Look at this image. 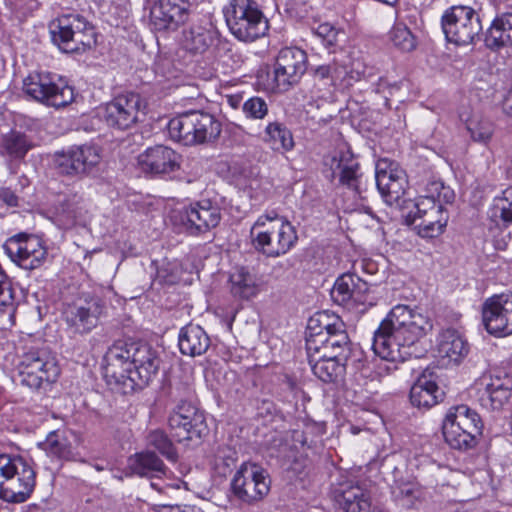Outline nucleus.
Here are the masks:
<instances>
[{
  "label": "nucleus",
  "instance_id": "10",
  "mask_svg": "<svg viewBox=\"0 0 512 512\" xmlns=\"http://www.w3.org/2000/svg\"><path fill=\"white\" fill-rule=\"evenodd\" d=\"M145 109V101L139 93L126 91L102 105L99 116L108 128L124 132L135 128L142 121Z\"/></svg>",
  "mask_w": 512,
  "mask_h": 512
},
{
  "label": "nucleus",
  "instance_id": "51",
  "mask_svg": "<svg viewBox=\"0 0 512 512\" xmlns=\"http://www.w3.org/2000/svg\"><path fill=\"white\" fill-rule=\"evenodd\" d=\"M414 220L430 215L432 211L447 212L442 203L436 201L433 195L420 196L415 203Z\"/></svg>",
  "mask_w": 512,
  "mask_h": 512
},
{
  "label": "nucleus",
  "instance_id": "23",
  "mask_svg": "<svg viewBox=\"0 0 512 512\" xmlns=\"http://www.w3.org/2000/svg\"><path fill=\"white\" fill-rule=\"evenodd\" d=\"M188 0H158L151 10V25L159 32H175L190 16Z\"/></svg>",
  "mask_w": 512,
  "mask_h": 512
},
{
  "label": "nucleus",
  "instance_id": "35",
  "mask_svg": "<svg viewBox=\"0 0 512 512\" xmlns=\"http://www.w3.org/2000/svg\"><path fill=\"white\" fill-rule=\"evenodd\" d=\"M128 467L132 473L141 477H159L166 473L163 461L151 451L136 453L129 457Z\"/></svg>",
  "mask_w": 512,
  "mask_h": 512
},
{
  "label": "nucleus",
  "instance_id": "60",
  "mask_svg": "<svg viewBox=\"0 0 512 512\" xmlns=\"http://www.w3.org/2000/svg\"><path fill=\"white\" fill-rule=\"evenodd\" d=\"M299 4H304V3H303L301 0H294V2H292V3L289 5L288 11L292 14V13L296 10V7H297Z\"/></svg>",
  "mask_w": 512,
  "mask_h": 512
},
{
  "label": "nucleus",
  "instance_id": "59",
  "mask_svg": "<svg viewBox=\"0 0 512 512\" xmlns=\"http://www.w3.org/2000/svg\"><path fill=\"white\" fill-rule=\"evenodd\" d=\"M226 101L227 103L229 104V106H231L232 108L234 109H237L239 108L240 106H242V96L239 95V94H235V95H228L226 97Z\"/></svg>",
  "mask_w": 512,
  "mask_h": 512
},
{
  "label": "nucleus",
  "instance_id": "42",
  "mask_svg": "<svg viewBox=\"0 0 512 512\" xmlns=\"http://www.w3.org/2000/svg\"><path fill=\"white\" fill-rule=\"evenodd\" d=\"M238 459L237 451L230 446H221L217 449L213 469L220 477H227L232 473Z\"/></svg>",
  "mask_w": 512,
  "mask_h": 512
},
{
  "label": "nucleus",
  "instance_id": "31",
  "mask_svg": "<svg viewBox=\"0 0 512 512\" xmlns=\"http://www.w3.org/2000/svg\"><path fill=\"white\" fill-rule=\"evenodd\" d=\"M231 293L240 299H251L261 290L262 280L255 272L247 267H237L229 278Z\"/></svg>",
  "mask_w": 512,
  "mask_h": 512
},
{
  "label": "nucleus",
  "instance_id": "16",
  "mask_svg": "<svg viewBox=\"0 0 512 512\" xmlns=\"http://www.w3.org/2000/svg\"><path fill=\"white\" fill-rule=\"evenodd\" d=\"M314 87H318L324 98L332 93L333 88L340 85H351L352 81L361 79L363 72L358 69H348V57L341 54L335 57L332 62L319 65L312 71Z\"/></svg>",
  "mask_w": 512,
  "mask_h": 512
},
{
  "label": "nucleus",
  "instance_id": "8",
  "mask_svg": "<svg viewBox=\"0 0 512 512\" xmlns=\"http://www.w3.org/2000/svg\"><path fill=\"white\" fill-rule=\"evenodd\" d=\"M223 14L231 34L239 41L253 42L268 31L267 19L252 0H230Z\"/></svg>",
  "mask_w": 512,
  "mask_h": 512
},
{
  "label": "nucleus",
  "instance_id": "53",
  "mask_svg": "<svg viewBox=\"0 0 512 512\" xmlns=\"http://www.w3.org/2000/svg\"><path fill=\"white\" fill-rule=\"evenodd\" d=\"M354 288H352L351 302L355 304L365 305L367 301V293L369 291L368 283L363 281L357 275H354Z\"/></svg>",
  "mask_w": 512,
  "mask_h": 512
},
{
  "label": "nucleus",
  "instance_id": "63",
  "mask_svg": "<svg viewBox=\"0 0 512 512\" xmlns=\"http://www.w3.org/2000/svg\"><path fill=\"white\" fill-rule=\"evenodd\" d=\"M185 391H186V392H185V394H186L187 396H188V395H190V394H191V392H192V390H191V388H190L189 386H187V387L185 388Z\"/></svg>",
  "mask_w": 512,
  "mask_h": 512
},
{
  "label": "nucleus",
  "instance_id": "7",
  "mask_svg": "<svg viewBox=\"0 0 512 512\" xmlns=\"http://www.w3.org/2000/svg\"><path fill=\"white\" fill-rule=\"evenodd\" d=\"M482 429L483 422L479 414L466 405L451 407L442 424L446 443L461 451L470 450L477 445Z\"/></svg>",
  "mask_w": 512,
  "mask_h": 512
},
{
  "label": "nucleus",
  "instance_id": "9",
  "mask_svg": "<svg viewBox=\"0 0 512 512\" xmlns=\"http://www.w3.org/2000/svg\"><path fill=\"white\" fill-rule=\"evenodd\" d=\"M20 382L28 388L46 391L60 375L55 357L46 347L31 346L18 365Z\"/></svg>",
  "mask_w": 512,
  "mask_h": 512
},
{
  "label": "nucleus",
  "instance_id": "55",
  "mask_svg": "<svg viewBox=\"0 0 512 512\" xmlns=\"http://www.w3.org/2000/svg\"><path fill=\"white\" fill-rule=\"evenodd\" d=\"M338 330L345 331L344 329V323L343 321L335 316L331 315V322H329V326L323 330V332H320V335L323 336H330L334 335V333H338Z\"/></svg>",
  "mask_w": 512,
  "mask_h": 512
},
{
  "label": "nucleus",
  "instance_id": "44",
  "mask_svg": "<svg viewBox=\"0 0 512 512\" xmlns=\"http://www.w3.org/2000/svg\"><path fill=\"white\" fill-rule=\"evenodd\" d=\"M392 495L399 504L411 508L421 496L419 485L413 481L396 482L392 488Z\"/></svg>",
  "mask_w": 512,
  "mask_h": 512
},
{
  "label": "nucleus",
  "instance_id": "4",
  "mask_svg": "<svg viewBox=\"0 0 512 512\" xmlns=\"http://www.w3.org/2000/svg\"><path fill=\"white\" fill-rule=\"evenodd\" d=\"M221 131V122L213 114L202 110L186 111L168 123L170 137L186 146L214 142Z\"/></svg>",
  "mask_w": 512,
  "mask_h": 512
},
{
  "label": "nucleus",
  "instance_id": "40",
  "mask_svg": "<svg viewBox=\"0 0 512 512\" xmlns=\"http://www.w3.org/2000/svg\"><path fill=\"white\" fill-rule=\"evenodd\" d=\"M490 213L491 218L497 223L501 221L504 226L512 223V187H508L500 196L493 199Z\"/></svg>",
  "mask_w": 512,
  "mask_h": 512
},
{
  "label": "nucleus",
  "instance_id": "19",
  "mask_svg": "<svg viewBox=\"0 0 512 512\" xmlns=\"http://www.w3.org/2000/svg\"><path fill=\"white\" fill-rule=\"evenodd\" d=\"M480 405L500 411L512 404V378L508 375L483 374L475 383Z\"/></svg>",
  "mask_w": 512,
  "mask_h": 512
},
{
  "label": "nucleus",
  "instance_id": "22",
  "mask_svg": "<svg viewBox=\"0 0 512 512\" xmlns=\"http://www.w3.org/2000/svg\"><path fill=\"white\" fill-rule=\"evenodd\" d=\"M375 180L378 191L388 204L397 202L404 195L408 183L405 171L386 158L377 161Z\"/></svg>",
  "mask_w": 512,
  "mask_h": 512
},
{
  "label": "nucleus",
  "instance_id": "47",
  "mask_svg": "<svg viewBox=\"0 0 512 512\" xmlns=\"http://www.w3.org/2000/svg\"><path fill=\"white\" fill-rule=\"evenodd\" d=\"M390 39L394 46L402 51H412L416 47L415 37L403 23H397L390 31Z\"/></svg>",
  "mask_w": 512,
  "mask_h": 512
},
{
  "label": "nucleus",
  "instance_id": "18",
  "mask_svg": "<svg viewBox=\"0 0 512 512\" xmlns=\"http://www.w3.org/2000/svg\"><path fill=\"white\" fill-rule=\"evenodd\" d=\"M486 331L496 337L512 335V294H495L481 308Z\"/></svg>",
  "mask_w": 512,
  "mask_h": 512
},
{
  "label": "nucleus",
  "instance_id": "39",
  "mask_svg": "<svg viewBox=\"0 0 512 512\" xmlns=\"http://www.w3.org/2000/svg\"><path fill=\"white\" fill-rule=\"evenodd\" d=\"M169 428L171 431L172 438L175 441L181 443L184 441H191L193 439H201L207 433L206 429H200V431H195L194 424L189 420H183L181 415L171 414L169 416Z\"/></svg>",
  "mask_w": 512,
  "mask_h": 512
},
{
  "label": "nucleus",
  "instance_id": "25",
  "mask_svg": "<svg viewBox=\"0 0 512 512\" xmlns=\"http://www.w3.org/2000/svg\"><path fill=\"white\" fill-rule=\"evenodd\" d=\"M138 164L145 173L169 174L179 169L180 155L168 146L155 145L138 156Z\"/></svg>",
  "mask_w": 512,
  "mask_h": 512
},
{
  "label": "nucleus",
  "instance_id": "56",
  "mask_svg": "<svg viewBox=\"0 0 512 512\" xmlns=\"http://www.w3.org/2000/svg\"><path fill=\"white\" fill-rule=\"evenodd\" d=\"M0 201L9 207L18 206V197L10 188H0Z\"/></svg>",
  "mask_w": 512,
  "mask_h": 512
},
{
  "label": "nucleus",
  "instance_id": "46",
  "mask_svg": "<svg viewBox=\"0 0 512 512\" xmlns=\"http://www.w3.org/2000/svg\"><path fill=\"white\" fill-rule=\"evenodd\" d=\"M354 275L355 274L347 273L338 277L331 290V297L334 302L343 306L351 302L352 288L355 286Z\"/></svg>",
  "mask_w": 512,
  "mask_h": 512
},
{
  "label": "nucleus",
  "instance_id": "41",
  "mask_svg": "<svg viewBox=\"0 0 512 512\" xmlns=\"http://www.w3.org/2000/svg\"><path fill=\"white\" fill-rule=\"evenodd\" d=\"M83 208L74 198L65 200L56 211V217L59 224L65 228H71L82 218Z\"/></svg>",
  "mask_w": 512,
  "mask_h": 512
},
{
  "label": "nucleus",
  "instance_id": "33",
  "mask_svg": "<svg viewBox=\"0 0 512 512\" xmlns=\"http://www.w3.org/2000/svg\"><path fill=\"white\" fill-rule=\"evenodd\" d=\"M263 142L271 150L284 154L294 149L295 142L292 132L281 122H269L263 132Z\"/></svg>",
  "mask_w": 512,
  "mask_h": 512
},
{
  "label": "nucleus",
  "instance_id": "24",
  "mask_svg": "<svg viewBox=\"0 0 512 512\" xmlns=\"http://www.w3.org/2000/svg\"><path fill=\"white\" fill-rule=\"evenodd\" d=\"M101 149L95 145L72 147L58 158V165L65 174L90 173L101 162Z\"/></svg>",
  "mask_w": 512,
  "mask_h": 512
},
{
  "label": "nucleus",
  "instance_id": "30",
  "mask_svg": "<svg viewBox=\"0 0 512 512\" xmlns=\"http://www.w3.org/2000/svg\"><path fill=\"white\" fill-rule=\"evenodd\" d=\"M307 353H321L329 354L332 353L338 357V359H347L349 355V338L346 331L338 330V333L330 336H317L306 341Z\"/></svg>",
  "mask_w": 512,
  "mask_h": 512
},
{
  "label": "nucleus",
  "instance_id": "64",
  "mask_svg": "<svg viewBox=\"0 0 512 512\" xmlns=\"http://www.w3.org/2000/svg\"><path fill=\"white\" fill-rule=\"evenodd\" d=\"M95 468H96L98 471L103 470V468H102V467H100L99 465H96V466H95Z\"/></svg>",
  "mask_w": 512,
  "mask_h": 512
},
{
  "label": "nucleus",
  "instance_id": "62",
  "mask_svg": "<svg viewBox=\"0 0 512 512\" xmlns=\"http://www.w3.org/2000/svg\"><path fill=\"white\" fill-rule=\"evenodd\" d=\"M150 485L153 489H155L157 491H161V487L159 486V484L157 482L151 481Z\"/></svg>",
  "mask_w": 512,
  "mask_h": 512
},
{
  "label": "nucleus",
  "instance_id": "3",
  "mask_svg": "<svg viewBox=\"0 0 512 512\" xmlns=\"http://www.w3.org/2000/svg\"><path fill=\"white\" fill-rule=\"evenodd\" d=\"M250 239L256 251L268 258L287 254L297 243L295 227L275 211L260 215L250 229Z\"/></svg>",
  "mask_w": 512,
  "mask_h": 512
},
{
  "label": "nucleus",
  "instance_id": "26",
  "mask_svg": "<svg viewBox=\"0 0 512 512\" xmlns=\"http://www.w3.org/2000/svg\"><path fill=\"white\" fill-rule=\"evenodd\" d=\"M313 374L324 383H336L345 374L347 359H338L332 353H307Z\"/></svg>",
  "mask_w": 512,
  "mask_h": 512
},
{
  "label": "nucleus",
  "instance_id": "58",
  "mask_svg": "<svg viewBox=\"0 0 512 512\" xmlns=\"http://www.w3.org/2000/svg\"><path fill=\"white\" fill-rule=\"evenodd\" d=\"M503 112L512 117V87L505 94L502 101Z\"/></svg>",
  "mask_w": 512,
  "mask_h": 512
},
{
  "label": "nucleus",
  "instance_id": "21",
  "mask_svg": "<svg viewBox=\"0 0 512 512\" xmlns=\"http://www.w3.org/2000/svg\"><path fill=\"white\" fill-rule=\"evenodd\" d=\"M324 164L331 170L332 179L338 178L340 185L361 195L364 190L363 175L360 172L358 161L349 150L333 151L325 158Z\"/></svg>",
  "mask_w": 512,
  "mask_h": 512
},
{
  "label": "nucleus",
  "instance_id": "49",
  "mask_svg": "<svg viewBox=\"0 0 512 512\" xmlns=\"http://www.w3.org/2000/svg\"><path fill=\"white\" fill-rule=\"evenodd\" d=\"M472 139L476 142L487 143L494 132L493 123L487 119L471 120L467 124Z\"/></svg>",
  "mask_w": 512,
  "mask_h": 512
},
{
  "label": "nucleus",
  "instance_id": "50",
  "mask_svg": "<svg viewBox=\"0 0 512 512\" xmlns=\"http://www.w3.org/2000/svg\"><path fill=\"white\" fill-rule=\"evenodd\" d=\"M242 111L248 119H263L268 114V105L263 98L254 96L242 104Z\"/></svg>",
  "mask_w": 512,
  "mask_h": 512
},
{
  "label": "nucleus",
  "instance_id": "54",
  "mask_svg": "<svg viewBox=\"0 0 512 512\" xmlns=\"http://www.w3.org/2000/svg\"><path fill=\"white\" fill-rule=\"evenodd\" d=\"M315 34L320 37L325 45L332 46L337 41L338 31L329 23H322L315 29Z\"/></svg>",
  "mask_w": 512,
  "mask_h": 512
},
{
  "label": "nucleus",
  "instance_id": "5",
  "mask_svg": "<svg viewBox=\"0 0 512 512\" xmlns=\"http://www.w3.org/2000/svg\"><path fill=\"white\" fill-rule=\"evenodd\" d=\"M36 484V472L22 456L0 455V499L11 503H23L32 494Z\"/></svg>",
  "mask_w": 512,
  "mask_h": 512
},
{
  "label": "nucleus",
  "instance_id": "14",
  "mask_svg": "<svg viewBox=\"0 0 512 512\" xmlns=\"http://www.w3.org/2000/svg\"><path fill=\"white\" fill-rule=\"evenodd\" d=\"M173 218L186 234L201 236L219 225L222 214L216 203L203 199L176 210Z\"/></svg>",
  "mask_w": 512,
  "mask_h": 512
},
{
  "label": "nucleus",
  "instance_id": "17",
  "mask_svg": "<svg viewBox=\"0 0 512 512\" xmlns=\"http://www.w3.org/2000/svg\"><path fill=\"white\" fill-rule=\"evenodd\" d=\"M232 493L245 503L261 500L270 490L264 470L253 463H243L231 482Z\"/></svg>",
  "mask_w": 512,
  "mask_h": 512
},
{
  "label": "nucleus",
  "instance_id": "36",
  "mask_svg": "<svg viewBox=\"0 0 512 512\" xmlns=\"http://www.w3.org/2000/svg\"><path fill=\"white\" fill-rule=\"evenodd\" d=\"M335 501L341 512H368L369 496L359 486H350L337 491Z\"/></svg>",
  "mask_w": 512,
  "mask_h": 512
},
{
  "label": "nucleus",
  "instance_id": "32",
  "mask_svg": "<svg viewBox=\"0 0 512 512\" xmlns=\"http://www.w3.org/2000/svg\"><path fill=\"white\" fill-rule=\"evenodd\" d=\"M469 351V345L464 337L455 329L443 330L438 337V352L453 362L461 361Z\"/></svg>",
  "mask_w": 512,
  "mask_h": 512
},
{
  "label": "nucleus",
  "instance_id": "29",
  "mask_svg": "<svg viewBox=\"0 0 512 512\" xmlns=\"http://www.w3.org/2000/svg\"><path fill=\"white\" fill-rule=\"evenodd\" d=\"M443 395L431 373L421 374L410 389L412 405L423 409H429L438 404Z\"/></svg>",
  "mask_w": 512,
  "mask_h": 512
},
{
  "label": "nucleus",
  "instance_id": "2",
  "mask_svg": "<svg viewBox=\"0 0 512 512\" xmlns=\"http://www.w3.org/2000/svg\"><path fill=\"white\" fill-rule=\"evenodd\" d=\"M160 360L156 350L144 342L115 341L103 358L106 378L117 384L147 385L156 376Z\"/></svg>",
  "mask_w": 512,
  "mask_h": 512
},
{
  "label": "nucleus",
  "instance_id": "27",
  "mask_svg": "<svg viewBox=\"0 0 512 512\" xmlns=\"http://www.w3.org/2000/svg\"><path fill=\"white\" fill-rule=\"evenodd\" d=\"M221 41L216 29L193 24L182 31L181 45L191 54H204Z\"/></svg>",
  "mask_w": 512,
  "mask_h": 512
},
{
  "label": "nucleus",
  "instance_id": "20",
  "mask_svg": "<svg viewBox=\"0 0 512 512\" xmlns=\"http://www.w3.org/2000/svg\"><path fill=\"white\" fill-rule=\"evenodd\" d=\"M306 52L297 47L282 48L274 66V80L279 90H287L299 82L307 68Z\"/></svg>",
  "mask_w": 512,
  "mask_h": 512
},
{
  "label": "nucleus",
  "instance_id": "37",
  "mask_svg": "<svg viewBox=\"0 0 512 512\" xmlns=\"http://www.w3.org/2000/svg\"><path fill=\"white\" fill-rule=\"evenodd\" d=\"M32 147L27 135L16 130L4 134L0 143L1 154L11 159H23Z\"/></svg>",
  "mask_w": 512,
  "mask_h": 512
},
{
  "label": "nucleus",
  "instance_id": "11",
  "mask_svg": "<svg viewBox=\"0 0 512 512\" xmlns=\"http://www.w3.org/2000/svg\"><path fill=\"white\" fill-rule=\"evenodd\" d=\"M23 91L30 98L47 106L64 107L74 100V89L60 75L32 72L23 80Z\"/></svg>",
  "mask_w": 512,
  "mask_h": 512
},
{
  "label": "nucleus",
  "instance_id": "38",
  "mask_svg": "<svg viewBox=\"0 0 512 512\" xmlns=\"http://www.w3.org/2000/svg\"><path fill=\"white\" fill-rule=\"evenodd\" d=\"M416 225L418 235L422 238H435L440 236L447 226L449 215L448 212L432 211L430 215L419 219Z\"/></svg>",
  "mask_w": 512,
  "mask_h": 512
},
{
  "label": "nucleus",
  "instance_id": "6",
  "mask_svg": "<svg viewBox=\"0 0 512 512\" xmlns=\"http://www.w3.org/2000/svg\"><path fill=\"white\" fill-rule=\"evenodd\" d=\"M52 42L66 53H83L96 45L92 23L80 14H64L49 23Z\"/></svg>",
  "mask_w": 512,
  "mask_h": 512
},
{
  "label": "nucleus",
  "instance_id": "57",
  "mask_svg": "<svg viewBox=\"0 0 512 512\" xmlns=\"http://www.w3.org/2000/svg\"><path fill=\"white\" fill-rule=\"evenodd\" d=\"M433 186L435 190H438V188L441 187V191L437 195V202L441 203L444 201L445 203H450L453 201L454 192L450 188L444 187L443 184L440 183H434Z\"/></svg>",
  "mask_w": 512,
  "mask_h": 512
},
{
  "label": "nucleus",
  "instance_id": "48",
  "mask_svg": "<svg viewBox=\"0 0 512 512\" xmlns=\"http://www.w3.org/2000/svg\"><path fill=\"white\" fill-rule=\"evenodd\" d=\"M174 415H181L183 420H189L194 424L195 431H200V429H206L205 417L202 412L198 410V408L192 403L180 402L176 409L171 413Z\"/></svg>",
  "mask_w": 512,
  "mask_h": 512
},
{
  "label": "nucleus",
  "instance_id": "61",
  "mask_svg": "<svg viewBox=\"0 0 512 512\" xmlns=\"http://www.w3.org/2000/svg\"><path fill=\"white\" fill-rule=\"evenodd\" d=\"M5 75V61L0 57V80Z\"/></svg>",
  "mask_w": 512,
  "mask_h": 512
},
{
  "label": "nucleus",
  "instance_id": "45",
  "mask_svg": "<svg viewBox=\"0 0 512 512\" xmlns=\"http://www.w3.org/2000/svg\"><path fill=\"white\" fill-rule=\"evenodd\" d=\"M147 444L158 450L167 460L175 462L178 454L170 438L163 430L155 429L148 433Z\"/></svg>",
  "mask_w": 512,
  "mask_h": 512
},
{
  "label": "nucleus",
  "instance_id": "34",
  "mask_svg": "<svg viewBox=\"0 0 512 512\" xmlns=\"http://www.w3.org/2000/svg\"><path fill=\"white\" fill-rule=\"evenodd\" d=\"M486 46L497 50L512 45V13L497 16L487 31Z\"/></svg>",
  "mask_w": 512,
  "mask_h": 512
},
{
  "label": "nucleus",
  "instance_id": "52",
  "mask_svg": "<svg viewBox=\"0 0 512 512\" xmlns=\"http://www.w3.org/2000/svg\"><path fill=\"white\" fill-rule=\"evenodd\" d=\"M329 322H331V314L326 311L318 312L310 317L307 324L306 341L320 336V332L329 326Z\"/></svg>",
  "mask_w": 512,
  "mask_h": 512
},
{
  "label": "nucleus",
  "instance_id": "28",
  "mask_svg": "<svg viewBox=\"0 0 512 512\" xmlns=\"http://www.w3.org/2000/svg\"><path fill=\"white\" fill-rule=\"evenodd\" d=\"M210 345L211 339L200 325L189 323L181 328L178 335V346L183 355L201 356L207 352Z\"/></svg>",
  "mask_w": 512,
  "mask_h": 512
},
{
  "label": "nucleus",
  "instance_id": "12",
  "mask_svg": "<svg viewBox=\"0 0 512 512\" xmlns=\"http://www.w3.org/2000/svg\"><path fill=\"white\" fill-rule=\"evenodd\" d=\"M106 314L105 301L94 294L83 293L64 312L68 330L74 335H87Z\"/></svg>",
  "mask_w": 512,
  "mask_h": 512
},
{
  "label": "nucleus",
  "instance_id": "13",
  "mask_svg": "<svg viewBox=\"0 0 512 512\" xmlns=\"http://www.w3.org/2000/svg\"><path fill=\"white\" fill-rule=\"evenodd\" d=\"M442 30L447 41L455 45L472 44L482 31L479 15L468 6H452L441 18Z\"/></svg>",
  "mask_w": 512,
  "mask_h": 512
},
{
  "label": "nucleus",
  "instance_id": "43",
  "mask_svg": "<svg viewBox=\"0 0 512 512\" xmlns=\"http://www.w3.org/2000/svg\"><path fill=\"white\" fill-rule=\"evenodd\" d=\"M44 445L45 450L50 455L64 460L74 459L70 442L57 431H53L48 434Z\"/></svg>",
  "mask_w": 512,
  "mask_h": 512
},
{
  "label": "nucleus",
  "instance_id": "1",
  "mask_svg": "<svg viewBox=\"0 0 512 512\" xmlns=\"http://www.w3.org/2000/svg\"><path fill=\"white\" fill-rule=\"evenodd\" d=\"M431 320L408 305L394 306L374 332L372 348L380 357L377 364L379 376L397 370V362H403L411 347L432 330Z\"/></svg>",
  "mask_w": 512,
  "mask_h": 512
},
{
  "label": "nucleus",
  "instance_id": "15",
  "mask_svg": "<svg viewBox=\"0 0 512 512\" xmlns=\"http://www.w3.org/2000/svg\"><path fill=\"white\" fill-rule=\"evenodd\" d=\"M3 248L12 262L26 270L39 268L47 257V250L41 239L32 234L14 235L6 241Z\"/></svg>",
  "mask_w": 512,
  "mask_h": 512
}]
</instances>
